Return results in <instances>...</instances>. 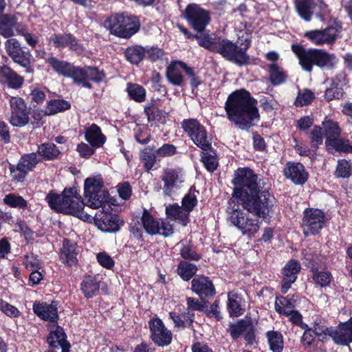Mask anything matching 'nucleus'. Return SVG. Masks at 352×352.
<instances>
[{
  "instance_id": "46",
  "label": "nucleus",
  "mask_w": 352,
  "mask_h": 352,
  "mask_svg": "<svg viewBox=\"0 0 352 352\" xmlns=\"http://www.w3.org/2000/svg\"><path fill=\"white\" fill-rule=\"evenodd\" d=\"M251 320L240 319L236 323L230 322L228 332H229L232 339L236 340L243 335L251 325Z\"/></svg>"
},
{
  "instance_id": "15",
  "label": "nucleus",
  "mask_w": 352,
  "mask_h": 352,
  "mask_svg": "<svg viewBox=\"0 0 352 352\" xmlns=\"http://www.w3.org/2000/svg\"><path fill=\"white\" fill-rule=\"evenodd\" d=\"M148 327L151 333L150 338L155 345L166 346L172 342V332L166 327L160 318L155 316L151 318L148 321Z\"/></svg>"
},
{
  "instance_id": "21",
  "label": "nucleus",
  "mask_w": 352,
  "mask_h": 352,
  "mask_svg": "<svg viewBox=\"0 0 352 352\" xmlns=\"http://www.w3.org/2000/svg\"><path fill=\"white\" fill-rule=\"evenodd\" d=\"M177 28L179 29L181 33H182L185 38L189 40H197L199 45L209 50L210 52H214L217 45V37L214 38H212L210 31L204 30L201 33H192L188 28L184 25L178 23Z\"/></svg>"
},
{
  "instance_id": "23",
  "label": "nucleus",
  "mask_w": 352,
  "mask_h": 352,
  "mask_svg": "<svg viewBox=\"0 0 352 352\" xmlns=\"http://www.w3.org/2000/svg\"><path fill=\"white\" fill-rule=\"evenodd\" d=\"M79 254L76 242L65 238L63 240L62 248L59 250V259L62 263L68 267H75L78 264L77 258Z\"/></svg>"
},
{
  "instance_id": "61",
  "label": "nucleus",
  "mask_w": 352,
  "mask_h": 352,
  "mask_svg": "<svg viewBox=\"0 0 352 352\" xmlns=\"http://www.w3.org/2000/svg\"><path fill=\"white\" fill-rule=\"evenodd\" d=\"M178 153L177 147L170 143H164L160 147L156 148V154L160 161L163 158L172 157Z\"/></svg>"
},
{
  "instance_id": "5",
  "label": "nucleus",
  "mask_w": 352,
  "mask_h": 352,
  "mask_svg": "<svg viewBox=\"0 0 352 352\" xmlns=\"http://www.w3.org/2000/svg\"><path fill=\"white\" fill-rule=\"evenodd\" d=\"M292 50L298 59L299 65L307 72H311L314 66L320 69H331L338 60L333 53L318 48H305L302 45L293 44Z\"/></svg>"
},
{
  "instance_id": "42",
  "label": "nucleus",
  "mask_w": 352,
  "mask_h": 352,
  "mask_svg": "<svg viewBox=\"0 0 352 352\" xmlns=\"http://www.w3.org/2000/svg\"><path fill=\"white\" fill-rule=\"evenodd\" d=\"M198 270L196 264L187 261H180L177 266L176 273L182 280L188 282L197 276Z\"/></svg>"
},
{
  "instance_id": "55",
  "label": "nucleus",
  "mask_w": 352,
  "mask_h": 352,
  "mask_svg": "<svg viewBox=\"0 0 352 352\" xmlns=\"http://www.w3.org/2000/svg\"><path fill=\"white\" fill-rule=\"evenodd\" d=\"M311 3L312 0H295V6L299 16L306 21H309L313 15Z\"/></svg>"
},
{
  "instance_id": "54",
  "label": "nucleus",
  "mask_w": 352,
  "mask_h": 352,
  "mask_svg": "<svg viewBox=\"0 0 352 352\" xmlns=\"http://www.w3.org/2000/svg\"><path fill=\"white\" fill-rule=\"evenodd\" d=\"M182 69L185 72L187 77L190 79V85L192 92L203 82L199 72L196 71L194 67L188 66L186 63H180Z\"/></svg>"
},
{
  "instance_id": "45",
  "label": "nucleus",
  "mask_w": 352,
  "mask_h": 352,
  "mask_svg": "<svg viewBox=\"0 0 352 352\" xmlns=\"http://www.w3.org/2000/svg\"><path fill=\"white\" fill-rule=\"evenodd\" d=\"M104 186V181L100 175L87 177L84 183V196L90 197L91 194L100 191Z\"/></svg>"
},
{
  "instance_id": "20",
  "label": "nucleus",
  "mask_w": 352,
  "mask_h": 352,
  "mask_svg": "<svg viewBox=\"0 0 352 352\" xmlns=\"http://www.w3.org/2000/svg\"><path fill=\"white\" fill-rule=\"evenodd\" d=\"M301 270V265L299 261L292 258L284 265L281 270L283 274L280 281L281 293L285 294L294 283Z\"/></svg>"
},
{
  "instance_id": "18",
  "label": "nucleus",
  "mask_w": 352,
  "mask_h": 352,
  "mask_svg": "<svg viewBox=\"0 0 352 352\" xmlns=\"http://www.w3.org/2000/svg\"><path fill=\"white\" fill-rule=\"evenodd\" d=\"M58 302L52 300L50 303L47 302L36 301L34 302L32 309L34 313L42 320L48 322L47 324L58 323L59 315L58 311Z\"/></svg>"
},
{
  "instance_id": "36",
  "label": "nucleus",
  "mask_w": 352,
  "mask_h": 352,
  "mask_svg": "<svg viewBox=\"0 0 352 352\" xmlns=\"http://www.w3.org/2000/svg\"><path fill=\"white\" fill-rule=\"evenodd\" d=\"M267 67L268 80L272 86H279L287 81L288 77L287 72L278 63L269 64Z\"/></svg>"
},
{
  "instance_id": "8",
  "label": "nucleus",
  "mask_w": 352,
  "mask_h": 352,
  "mask_svg": "<svg viewBox=\"0 0 352 352\" xmlns=\"http://www.w3.org/2000/svg\"><path fill=\"white\" fill-rule=\"evenodd\" d=\"M181 128L198 148L204 151H214L212 145V138L209 136L206 128L197 119L183 120Z\"/></svg>"
},
{
  "instance_id": "50",
  "label": "nucleus",
  "mask_w": 352,
  "mask_h": 352,
  "mask_svg": "<svg viewBox=\"0 0 352 352\" xmlns=\"http://www.w3.org/2000/svg\"><path fill=\"white\" fill-rule=\"evenodd\" d=\"M200 161L204 165L206 169L210 172L213 173L217 169L219 162L217 157V151L214 149V152L204 151L200 153Z\"/></svg>"
},
{
  "instance_id": "34",
  "label": "nucleus",
  "mask_w": 352,
  "mask_h": 352,
  "mask_svg": "<svg viewBox=\"0 0 352 352\" xmlns=\"http://www.w3.org/2000/svg\"><path fill=\"white\" fill-rule=\"evenodd\" d=\"M344 78V75L338 74L332 78L330 87L326 89L324 95L327 102H330L333 100H340L344 97L345 92L341 85L342 80Z\"/></svg>"
},
{
  "instance_id": "25",
  "label": "nucleus",
  "mask_w": 352,
  "mask_h": 352,
  "mask_svg": "<svg viewBox=\"0 0 352 352\" xmlns=\"http://www.w3.org/2000/svg\"><path fill=\"white\" fill-rule=\"evenodd\" d=\"M159 102L158 98H151L144 107V113L146 116L148 122H155L165 124L169 113L160 109Z\"/></svg>"
},
{
  "instance_id": "13",
  "label": "nucleus",
  "mask_w": 352,
  "mask_h": 352,
  "mask_svg": "<svg viewBox=\"0 0 352 352\" xmlns=\"http://www.w3.org/2000/svg\"><path fill=\"white\" fill-rule=\"evenodd\" d=\"M5 47L7 54L14 63L24 68L26 73L33 74L34 72V59L29 49L21 47L16 38L7 40L5 43Z\"/></svg>"
},
{
  "instance_id": "47",
  "label": "nucleus",
  "mask_w": 352,
  "mask_h": 352,
  "mask_svg": "<svg viewBox=\"0 0 352 352\" xmlns=\"http://www.w3.org/2000/svg\"><path fill=\"white\" fill-rule=\"evenodd\" d=\"M126 91L130 99L136 102L141 103L146 100V91L143 86L139 84L128 82Z\"/></svg>"
},
{
  "instance_id": "40",
  "label": "nucleus",
  "mask_w": 352,
  "mask_h": 352,
  "mask_svg": "<svg viewBox=\"0 0 352 352\" xmlns=\"http://www.w3.org/2000/svg\"><path fill=\"white\" fill-rule=\"evenodd\" d=\"M47 328L50 330V333L46 338V342L50 348H57L62 339H67L63 327L58 325V323L47 324Z\"/></svg>"
},
{
  "instance_id": "26",
  "label": "nucleus",
  "mask_w": 352,
  "mask_h": 352,
  "mask_svg": "<svg viewBox=\"0 0 352 352\" xmlns=\"http://www.w3.org/2000/svg\"><path fill=\"white\" fill-rule=\"evenodd\" d=\"M332 340L335 344L340 346H349L352 343V317L338 324L333 331Z\"/></svg>"
},
{
  "instance_id": "33",
  "label": "nucleus",
  "mask_w": 352,
  "mask_h": 352,
  "mask_svg": "<svg viewBox=\"0 0 352 352\" xmlns=\"http://www.w3.org/2000/svg\"><path fill=\"white\" fill-rule=\"evenodd\" d=\"M85 140L92 146L97 148L102 147L107 140L102 133L100 127L95 123L85 129Z\"/></svg>"
},
{
  "instance_id": "24",
  "label": "nucleus",
  "mask_w": 352,
  "mask_h": 352,
  "mask_svg": "<svg viewBox=\"0 0 352 352\" xmlns=\"http://www.w3.org/2000/svg\"><path fill=\"white\" fill-rule=\"evenodd\" d=\"M283 175L296 185H304L309 179V172L300 162H287Z\"/></svg>"
},
{
  "instance_id": "3",
  "label": "nucleus",
  "mask_w": 352,
  "mask_h": 352,
  "mask_svg": "<svg viewBox=\"0 0 352 352\" xmlns=\"http://www.w3.org/2000/svg\"><path fill=\"white\" fill-rule=\"evenodd\" d=\"M45 63L59 76L72 78L75 84L89 89L93 88L90 81L99 84L106 78L104 71L97 67H80L53 56L46 58Z\"/></svg>"
},
{
  "instance_id": "17",
  "label": "nucleus",
  "mask_w": 352,
  "mask_h": 352,
  "mask_svg": "<svg viewBox=\"0 0 352 352\" xmlns=\"http://www.w3.org/2000/svg\"><path fill=\"white\" fill-rule=\"evenodd\" d=\"M190 283L192 292L198 296L201 300L211 299L217 294L212 280L204 274L195 276Z\"/></svg>"
},
{
  "instance_id": "11",
  "label": "nucleus",
  "mask_w": 352,
  "mask_h": 352,
  "mask_svg": "<svg viewBox=\"0 0 352 352\" xmlns=\"http://www.w3.org/2000/svg\"><path fill=\"white\" fill-rule=\"evenodd\" d=\"M40 163L35 152L21 155L16 164L10 163L8 165L11 182L14 184H24L29 173Z\"/></svg>"
},
{
  "instance_id": "43",
  "label": "nucleus",
  "mask_w": 352,
  "mask_h": 352,
  "mask_svg": "<svg viewBox=\"0 0 352 352\" xmlns=\"http://www.w3.org/2000/svg\"><path fill=\"white\" fill-rule=\"evenodd\" d=\"M3 202L5 205L10 208H17L22 211H25L30 207L28 200L25 199L21 195L16 193H8L6 195L3 199Z\"/></svg>"
},
{
  "instance_id": "48",
  "label": "nucleus",
  "mask_w": 352,
  "mask_h": 352,
  "mask_svg": "<svg viewBox=\"0 0 352 352\" xmlns=\"http://www.w3.org/2000/svg\"><path fill=\"white\" fill-rule=\"evenodd\" d=\"M71 109V104L64 99H52L47 102L45 115L51 116Z\"/></svg>"
},
{
  "instance_id": "32",
  "label": "nucleus",
  "mask_w": 352,
  "mask_h": 352,
  "mask_svg": "<svg viewBox=\"0 0 352 352\" xmlns=\"http://www.w3.org/2000/svg\"><path fill=\"white\" fill-rule=\"evenodd\" d=\"M311 273V279L314 284L322 288L330 286L333 281L331 272L327 270H319L317 263H312L309 267Z\"/></svg>"
},
{
  "instance_id": "9",
  "label": "nucleus",
  "mask_w": 352,
  "mask_h": 352,
  "mask_svg": "<svg viewBox=\"0 0 352 352\" xmlns=\"http://www.w3.org/2000/svg\"><path fill=\"white\" fill-rule=\"evenodd\" d=\"M328 218L324 212L317 208H306L302 212L300 228L305 237L320 234L327 226Z\"/></svg>"
},
{
  "instance_id": "30",
  "label": "nucleus",
  "mask_w": 352,
  "mask_h": 352,
  "mask_svg": "<svg viewBox=\"0 0 352 352\" xmlns=\"http://www.w3.org/2000/svg\"><path fill=\"white\" fill-rule=\"evenodd\" d=\"M100 282L95 275L85 274L80 284V289L85 298H92L100 292Z\"/></svg>"
},
{
  "instance_id": "19",
  "label": "nucleus",
  "mask_w": 352,
  "mask_h": 352,
  "mask_svg": "<svg viewBox=\"0 0 352 352\" xmlns=\"http://www.w3.org/2000/svg\"><path fill=\"white\" fill-rule=\"evenodd\" d=\"M184 168L181 167L165 169L162 177V181L164 183V195L171 196L174 192V188H179V184L184 182Z\"/></svg>"
},
{
  "instance_id": "39",
  "label": "nucleus",
  "mask_w": 352,
  "mask_h": 352,
  "mask_svg": "<svg viewBox=\"0 0 352 352\" xmlns=\"http://www.w3.org/2000/svg\"><path fill=\"white\" fill-rule=\"evenodd\" d=\"M141 223L145 232L149 235H156L160 233V221L146 209H144L141 217Z\"/></svg>"
},
{
  "instance_id": "59",
  "label": "nucleus",
  "mask_w": 352,
  "mask_h": 352,
  "mask_svg": "<svg viewBox=\"0 0 352 352\" xmlns=\"http://www.w3.org/2000/svg\"><path fill=\"white\" fill-rule=\"evenodd\" d=\"M314 99V93L311 90L305 88L302 91L300 90L298 91L294 104L296 107L307 106L310 104Z\"/></svg>"
},
{
  "instance_id": "41",
  "label": "nucleus",
  "mask_w": 352,
  "mask_h": 352,
  "mask_svg": "<svg viewBox=\"0 0 352 352\" xmlns=\"http://www.w3.org/2000/svg\"><path fill=\"white\" fill-rule=\"evenodd\" d=\"M145 47L141 45L127 47L123 54L125 60L133 65H138L145 58Z\"/></svg>"
},
{
  "instance_id": "2",
  "label": "nucleus",
  "mask_w": 352,
  "mask_h": 352,
  "mask_svg": "<svg viewBox=\"0 0 352 352\" xmlns=\"http://www.w3.org/2000/svg\"><path fill=\"white\" fill-rule=\"evenodd\" d=\"M257 100L250 91L240 89L230 94L225 102L224 109L228 119L242 130L252 127L255 119L259 120Z\"/></svg>"
},
{
  "instance_id": "52",
  "label": "nucleus",
  "mask_w": 352,
  "mask_h": 352,
  "mask_svg": "<svg viewBox=\"0 0 352 352\" xmlns=\"http://www.w3.org/2000/svg\"><path fill=\"white\" fill-rule=\"evenodd\" d=\"M322 33V40H328L325 44L333 45L338 37V34L342 32V27L338 23H335L333 25H329L323 30H319Z\"/></svg>"
},
{
  "instance_id": "1",
  "label": "nucleus",
  "mask_w": 352,
  "mask_h": 352,
  "mask_svg": "<svg viewBox=\"0 0 352 352\" xmlns=\"http://www.w3.org/2000/svg\"><path fill=\"white\" fill-rule=\"evenodd\" d=\"M258 175L249 167L237 168L234 173L231 200L234 205L228 208V219L243 234L256 233L262 223L239 208L241 205L249 213L264 221L270 220L276 204L274 194L261 186Z\"/></svg>"
},
{
  "instance_id": "10",
  "label": "nucleus",
  "mask_w": 352,
  "mask_h": 352,
  "mask_svg": "<svg viewBox=\"0 0 352 352\" xmlns=\"http://www.w3.org/2000/svg\"><path fill=\"white\" fill-rule=\"evenodd\" d=\"M208 301L201 300L195 297L186 298V310L182 314L175 311L168 313L169 318L173 321L175 327L179 329L189 328L195 331L193 322H195V311H203L207 307Z\"/></svg>"
},
{
  "instance_id": "16",
  "label": "nucleus",
  "mask_w": 352,
  "mask_h": 352,
  "mask_svg": "<svg viewBox=\"0 0 352 352\" xmlns=\"http://www.w3.org/2000/svg\"><path fill=\"white\" fill-rule=\"evenodd\" d=\"M94 223L103 232L116 233L124 225V221L116 214L98 211L95 215Z\"/></svg>"
},
{
  "instance_id": "49",
  "label": "nucleus",
  "mask_w": 352,
  "mask_h": 352,
  "mask_svg": "<svg viewBox=\"0 0 352 352\" xmlns=\"http://www.w3.org/2000/svg\"><path fill=\"white\" fill-rule=\"evenodd\" d=\"M316 331L303 332L300 338V344L307 352H316L318 349V342L316 339Z\"/></svg>"
},
{
  "instance_id": "62",
  "label": "nucleus",
  "mask_w": 352,
  "mask_h": 352,
  "mask_svg": "<svg viewBox=\"0 0 352 352\" xmlns=\"http://www.w3.org/2000/svg\"><path fill=\"white\" fill-rule=\"evenodd\" d=\"M314 331L318 332H322L323 334H329V336L331 338L333 336V329L332 327L329 328L327 325V321L320 316H316L313 323V327Z\"/></svg>"
},
{
  "instance_id": "37",
  "label": "nucleus",
  "mask_w": 352,
  "mask_h": 352,
  "mask_svg": "<svg viewBox=\"0 0 352 352\" xmlns=\"http://www.w3.org/2000/svg\"><path fill=\"white\" fill-rule=\"evenodd\" d=\"M180 63L184 62L182 60H172L166 67V77L168 82L171 85L177 87L184 85V76L180 71V69H182Z\"/></svg>"
},
{
  "instance_id": "38",
  "label": "nucleus",
  "mask_w": 352,
  "mask_h": 352,
  "mask_svg": "<svg viewBox=\"0 0 352 352\" xmlns=\"http://www.w3.org/2000/svg\"><path fill=\"white\" fill-rule=\"evenodd\" d=\"M154 148V146H148L140 151V160L147 173L153 169L157 162H160L156 149Z\"/></svg>"
},
{
  "instance_id": "27",
  "label": "nucleus",
  "mask_w": 352,
  "mask_h": 352,
  "mask_svg": "<svg viewBox=\"0 0 352 352\" xmlns=\"http://www.w3.org/2000/svg\"><path fill=\"white\" fill-rule=\"evenodd\" d=\"M41 163L45 161H54L61 158L63 153L53 142H46L37 145L35 152Z\"/></svg>"
},
{
  "instance_id": "22",
  "label": "nucleus",
  "mask_w": 352,
  "mask_h": 352,
  "mask_svg": "<svg viewBox=\"0 0 352 352\" xmlns=\"http://www.w3.org/2000/svg\"><path fill=\"white\" fill-rule=\"evenodd\" d=\"M55 48L63 50L68 47L69 50L81 52L84 50L82 45L79 40L72 33L65 32L63 34H54L50 39Z\"/></svg>"
},
{
  "instance_id": "6",
  "label": "nucleus",
  "mask_w": 352,
  "mask_h": 352,
  "mask_svg": "<svg viewBox=\"0 0 352 352\" xmlns=\"http://www.w3.org/2000/svg\"><path fill=\"white\" fill-rule=\"evenodd\" d=\"M104 27L118 38L129 39L140 31L141 22L139 16L124 11L108 16L104 21Z\"/></svg>"
},
{
  "instance_id": "44",
  "label": "nucleus",
  "mask_w": 352,
  "mask_h": 352,
  "mask_svg": "<svg viewBox=\"0 0 352 352\" xmlns=\"http://www.w3.org/2000/svg\"><path fill=\"white\" fill-rule=\"evenodd\" d=\"M265 337L269 344V348L272 352H283L284 340L282 333L278 331H268L265 333Z\"/></svg>"
},
{
  "instance_id": "35",
  "label": "nucleus",
  "mask_w": 352,
  "mask_h": 352,
  "mask_svg": "<svg viewBox=\"0 0 352 352\" xmlns=\"http://www.w3.org/2000/svg\"><path fill=\"white\" fill-rule=\"evenodd\" d=\"M165 212L168 219L178 221L183 226H186L190 222L188 213H186L183 208L177 203L167 206Z\"/></svg>"
},
{
  "instance_id": "60",
  "label": "nucleus",
  "mask_w": 352,
  "mask_h": 352,
  "mask_svg": "<svg viewBox=\"0 0 352 352\" xmlns=\"http://www.w3.org/2000/svg\"><path fill=\"white\" fill-rule=\"evenodd\" d=\"M274 307L279 314L289 316V321L294 325H297L302 320V316L298 310H285L277 300L275 301Z\"/></svg>"
},
{
  "instance_id": "28",
  "label": "nucleus",
  "mask_w": 352,
  "mask_h": 352,
  "mask_svg": "<svg viewBox=\"0 0 352 352\" xmlns=\"http://www.w3.org/2000/svg\"><path fill=\"white\" fill-rule=\"evenodd\" d=\"M0 78L2 83L13 89H20L24 83V78L7 65L0 66Z\"/></svg>"
},
{
  "instance_id": "63",
  "label": "nucleus",
  "mask_w": 352,
  "mask_h": 352,
  "mask_svg": "<svg viewBox=\"0 0 352 352\" xmlns=\"http://www.w3.org/2000/svg\"><path fill=\"white\" fill-rule=\"evenodd\" d=\"M23 265L29 271L40 270L42 267L38 256L34 253L27 254L24 256Z\"/></svg>"
},
{
  "instance_id": "31",
  "label": "nucleus",
  "mask_w": 352,
  "mask_h": 352,
  "mask_svg": "<svg viewBox=\"0 0 352 352\" xmlns=\"http://www.w3.org/2000/svg\"><path fill=\"white\" fill-rule=\"evenodd\" d=\"M245 300L241 294L235 291L228 294L227 309L230 317H238L245 312Z\"/></svg>"
},
{
  "instance_id": "51",
  "label": "nucleus",
  "mask_w": 352,
  "mask_h": 352,
  "mask_svg": "<svg viewBox=\"0 0 352 352\" xmlns=\"http://www.w3.org/2000/svg\"><path fill=\"white\" fill-rule=\"evenodd\" d=\"M85 198L87 199L89 207L96 209L109 202V193L108 190H104L91 194V196L85 197Z\"/></svg>"
},
{
  "instance_id": "14",
  "label": "nucleus",
  "mask_w": 352,
  "mask_h": 352,
  "mask_svg": "<svg viewBox=\"0 0 352 352\" xmlns=\"http://www.w3.org/2000/svg\"><path fill=\"white\" fill-rule=\"evenodd\" d=\"M10 107L9 122L13 126L22 127L30 121V110L21 97L8 96Z\"/></svg>"
},
{
  "instance_id": "56",
  "label": "nucleus",
  "mask_w": 352,
  "mask_h": 352,
  "mask_svg": "<svg viewBox=\"0 0 352 352\" xmlns=\"http://www.w3.org/2000/svg\"><path fill=\"white\" fill-rule=\"evenodd\" d=\"M334 175L337 178H349L352 175L351 163L345 159L339 160L334 172Z\"/></svg>"
},
{
  "instance_id": "29",
  "label": "nucleus",
  "mask_w": 352,
  "mask_h": 352,
  "mask_svg": "<svg viewBox=\"0 0 352 352\" xmlns=\"http://www.w3.org/2000/svg\"><path fill=\"white\" fill-rule=\"evenodd\" d=\"M21 24L14 14L5 13L0 16V35L8 38L14 35V29H19Z\"/></svg>"
},
{
  "instance_id": "57",
  "label": "nucleus",
  "mask_w": 352,
  "mask_h": 352,
  "mask_svg": "<svg viewBox=\"0 0 352 352\" xmlns=\"http://www.w3.org/2000/svg\"><path fill=\"white\" fill-rule=\"evenodd\" d=\"M179 254L183 258L182 261H198L202 258V254L197 252L191 243L182 244L180 250Z\"/></svg>"
},
{
  "instance_id": "53",
  "label": "nucleus",
  "mask_w": 352,
  "mask_h": 352,
  "mask_svg": "<svg viewBox=\"0 0 352 352\" xmlns=\"http://www.w3.org/2000/svg\"><path fill=\"white\" fill-rule=\"evenodd\" d=\"M195 192L199 193V190H196L195 186H192L190 188L188 192L184 195L182 200V207L186 213H188L189 215L190 212L194 210L198 203L197 195Z\"/></svg>"
},
{
  "instance_id": "4",
  "label": "nucleus",
  "mask_w": 352,
  "mask_h": 352,
  "mask_svg": "<svg viewBox=\"0 0 352 352\" xmlns=\"http://www.w3.org/2000/svg\"><path fill=\"white\" fill-rule=\"evenodd\" d=\"M45 201L56 212L73 215L82 220L87 219L88 215L83 210L85 204L76 182L72 187L65 188L61 194L50 190L45 197Z\"/></svg>"
},
{
  "instance_id": "64",
  "label": "nucleus",
  "mask_w": 352,
  "mask_h": 352,
  "mask_svg": "<svg viewBox=\"0 0 352 352\" xmlns=\"http://www.w3.org/2000/svg\"><path fill=\"white\" fill-rule=\"evenodd\" d=\"M322 129L317 125H315L310 133L311 147L314 152H316L319 145L322 144L323 135L322 133Z\"/></svg>"
},
{
  "instance_id": "7",
  "label": "nucleus",
  "mask_w": 352,
  "mask_h": 352,
  "mask_svg": "<svg viewBox=\"0 0 352 352\" xmlns=\"http://www.w3.org/2000/svg\"><path fill=\"white\" fill-rule=\"evenodd\" d=\"M251 43V38H245L239 47L228 38L218 36L217 45L214 52L239 66L248 65L250 63V58L247 51L250 47Z\"/></svg>"
},
{
  "instance_id": "12",
  "label": "nucleus",
  "mask_w": 352,
  "mask_h": 352,
  "mask_svg": "<svg viewBox=\"0 0 352 352\" xmlns=\"http://www.w3.org/2000/svg\"><path fill=\"white\" fill-rule=\"evenodd\" d=\"M181 16L185 19L188 26L195 32L201 33L211 22L210 11L200 5L191 3L182 11Z\"/></svg>"
},
{
  "instance_id": "58",
  "label": "nucleus",
  "mask_w": 352,
  "mask_h": 352,
  "mask_svg": "<svg viewBox=\"0 0 352 352\" xmlns=\"http://www.w3.org/2000/svg\"><path fill=\"white\" fill-rule=\"evenodd\" d=\"M326 140H331L340 137L341 133L340 128L337 122L329 120L322 123Z\"/></svg>"
}]
</instances>
